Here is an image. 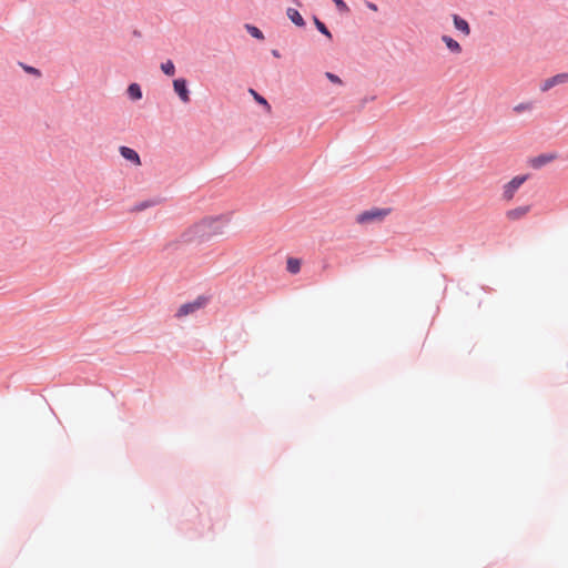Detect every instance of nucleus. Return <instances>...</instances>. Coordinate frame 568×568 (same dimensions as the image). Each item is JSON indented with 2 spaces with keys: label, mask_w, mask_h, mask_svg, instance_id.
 Returning <instances> with one entry per match:
<instances>
[{
  "label": "nucleus",
  "mask_w": 568,
  "mask_h": 568,
  "mask_svg": "<svg viewBox=\"0 0 568 568\" xmlns=\"http://www.w3.org/2000/svg\"><path fill=\"white\" fill-rule=\"evenodd\" d=\"M173 88L183 103L190 102V92L185 79H175L173 81Z\"/></svg>",
  "instance_id": "5"
},
{
  "label": "nucleus",
  "mask_w": 568,
  "mask_h": 568,
  "mask_svg": "<svg viewBox=\"0 0 568 568\" xmlns=\"http://www.w3.org/2000/svg\"><path fill=\"white\" fill-rule=\"evenodd\" d=\"M160 203L159 200H154V199H150V200H144V201H141L139 203H135L132 207H131V212L133 213H139V212H142L146 209H150L152 206H155Z\"/></svg>",
  "instance_id": "10"
},
{
  "label": "nucleus",
  "mask_w": 568,
  "mask_h": 568,
  "mask_svg": "<svg viewBox=\"0 0 568 568\" xmlns=\"http://www.w3.org/2000/svg\"><path fill=\"white\" fill-rule=\"evenodd\" d=\"M245 28H246L247 32L253 38L258 39V40H263L264 39V34H263V32L258 28H256L254 26H251V24H246Z\"/></svg>",
  "instance_id": "19"
},
{
  "label": "nucleus",
  "mask_w": 568,
  "mask_h": 568,
  "mask_svg": "<svg viewBox=\"0 0 568 568\" xmlns=\"http://www.w3.org/2000/svg\"><path fill=\"white\" fill-rule=\"evenodd\" d=\"M302 261L296 257H288L286 261V270L291 274H297L301 271Z\"/></svg>",
  "instance_id": "12"
},
{
  "label": "nucleus",
  "mask_w": 568,
  "mask_h": 568,
  "mask_svg": "<svg viewBox=\"0 0 568 568\" xmlns=\"http://www.w3.org/2000/svg\"><path fill=\"white\" fill-rule=\"evenodd\" d=\"M315 26L321 33L325 34L327 38H332V34L328 31V29L325 27V24L316 18H315Z\"/></svg>",
  "instance_id": "20"
},
{
  "label": "nucleus",
  "mask_w": 568,
  "mask_h": 568,
  "mask_svg": "<svg viewBox=\"0 0 568 568\" xmlns=\"http://www.w3.org/2000/svg\"><path fill=\"white\" fill-rule=\"evenodd\" d=\"M333 2L336 4L337 9L341 12H343V13L349 12V8L347 7V4L343 0H333Z\"/></svg>",
  "instance_id": "21"
},
{
  "label": "nucleus",
  "mask_w": 568,
  "mask_h": 568,
  "mask_svg": "<svg viewBox=\"0 0 568 568\" xmlns=\"http://www.w3.org/2000/svg\"><path fill=\"white\" fill-rule=\"evenodd\" d=\"M555 77H556L558 85L568 82V73H559V74H556Z\"/></svg>",
  "instance_id": "22"
},
{
  "label": "nucleus",
  "mask_w": 568,
  "mask_h": 568,
  "mask_svg": "<svg viewBox=\"0 0 568 568\" xmlns=\"http://www.w3.org/2000/svg\"><path fill=\"white\" fill-rule=\"evenodd\" d=\"M442 41L446 44L447 49L455 54H460L463 49L462 45L449 36H443Z\"/></svg>",
  "instance_id": "11"
},
{
  "label": "nucleus",
  "mask_w": 568,
  "mask_h": 568,
  "mask_svg": "<svg viewBox=\"0 0 568 568\" xmlns=\"http://www.w3.org/2000/svg\"><path fill=\"white\" fill-rule=\"evenodd\" d=\"M248 92L252 94V97L254 98V100L263 105L265 108V110L270 113L271 112V105L268 104V102L262 97L255 90L253 89H250Z\"/></svg>",
  "instance_id": "16"
},
{
  "label": "nucleus",
  "mask_w": 568,
  "mask_h": 568,
  "mask_svg": "<svg viewBox=\"0 0 568 568\" xmlns=\"http://www.w3.org/2000/svg\"><path fill=\"white\" fill-rule=\"evenodd\" d=\"M530 212V205L517 206L506 212L508 221L516 222L524 219Z\"/></svg>",
  "instance_id": "6"
},
{
  "label": "nucleus",
  "mask_w": 568,
  "mask_h": 568,
  "mask_svg": "<svg viewBox=\"0 0 568 568\" xmlns=\"http://www.w3.org/2000/svg\"><path fill=\"white\" fill-rule=\"evenodd\" d=\"M326 78L333 83L342 84V80L334 73L326 72Z\"/></svg>",
  "instance_id": "23"
},
{
  "label": "nucleus",
  "mask_w": 568,
  "mask_h": 568,
  "mask_svg": "<svg viewBox=\"0 0 568 568\" xmlns=\"http://www.w3.org/2000/svg\"><path fill=\"white\" fill-rule=\"evenodd\" d=\"M206 303H207V298L206 297L199 296L195 301L181 305L179 307V310L176 311L175 316L178 318L185 317V316H187L190 314L195 313L200 308L204 307L206 305Z\"/></svg>",
  "instance_id": "2"
},
{
  "label": "nucleus",
  "mask_w": 568,
  "mask_h": 568,
  "mask_svg": "<svg viewBox=\"0 0 568 568\" xmlns=\"http://www.w3.org/2000/svg\"><path fill=\"white\" fill-rule=\"evenodd\" d=\"M119 151L125 160L132 162L136 166L141 165L140 155L133 149L129 146H121Z\"/></svg>",
  "instance_id": "8"
},
{
  "label": "nucleus",
  "mask_w": 568,
  "mask_h": 568,
  "mask_svg": "<svg viewBox=\"0 0 568 568\" xmlns=\"http://www.w3.org/2000/svg\"><path fill=\"white\" fill-rule=\"evenodd\" d=\"M273 54H274L275 57H278V55H280V54H278V52H277V51H275V50L273 51Z\"/></svg>",
  "instance_id": "26"
},
{
  "label": "nucleus",
  "mask_w": 568,
  "mask_h": 568,
  "mask_svg": "<svg viewBox=\"0 0 568 568\" xmlns=\"http://www.w3.org/2000/svg\"><path fill=\"white\" fill-rule=\"evenodd\" d=\"M535 109V103L534 101H523V102H519L517 104H515L513 108H511V111L515 115H521V114H525V113H530L532 112V110Z\"/></svg>",
  "instance_id": "9"
},
{
  "label": "nucleus",
  "mask_w": 568,
  "mask_h": 568,
  "mask_svg": "<svg viewBox=\"0 0 568 568\" xmlns=\"http://www.w3.org/2000/svg\"><path fill=\"white\" fill-rule=\"evenodd\" d=\"M388 213L389 210L387 209H374L371 211H366L358 216V222L367 223L373 221H382L385 219V216L388 215Z\"/></svg>",
  "instance_id": "4"
},
{
  "label": "nucleus",
  "mask_w": 568,
  "mask_h": 568,
  "mask_svg": "<svg viewBox=\"0 0 568 568\" xmlns=\"http://www.w3.org/2000/svg\"><path fill=\"white\" fill-rule=\"evenodd\" d=\"M527 180V176L525 175H517L514 179H511L507 184L503 187V197L506 201L513 200L518 189L525 183Z\"/></svg>",
  "instance_id": "3"
},
{
  "label": "nucleus",
  "mask_w": 568,
  "mask_h": 568,
  "mask_svg": "<svg viewBox=\"0 0 568 568\" xmlns=\"http://www.w3.org/2000/svg\"><path fill=\"white\" fill-rule=\"evenodd\" d=\"M286 13L290 20L297 27H303L305 24L303 17L296 9L288 8Z\"/></svg>",
  "instance_id": "13"
},
{
  "label": "nucleus",
  "mask_w": 568,
  "mask_h": 568,
  "mask_svg": "<svg viewBox=\"0 0 568 568\" xmlns=\"http://www.w3.org/2000/svg\"><path fill=\"white\" fill-rule=\"evenodd\" d=\"M367 7L373 11H377V6L375 3L368 2Z\"/></svg>",
  "instance_id": "25"
},
{
  "label": "nucleus",
  "mask_w": 568,
  "mask_h": 568,
  "mask_svg": "<svg viewBox=\"0 0 568 568\" xmlns=\"http://www.w3.org/2000/svg\"><path fill=\"white\" fill-rule=\"evenodd\" d=\"M453 23L455 29L463 36L468 37L470 34L469 23L458 14H453Z\"/></svg>",
  "instance_id": "7"
},
{
  "label": "nucleus",
  "mask_w": 568,
  "mask_h": 568,
  "mask_svg": "<svg viewBox=\"0 0 568 568\" xmlns=\"http://www.w3.org/2000/svg\"><path fill=\"white\" fill-rule=\"evenodd\" d=\"M128 95L134 101L142 99V90L140 85L138 83H131L128 87Z\"/></svg>",
  "instance_id": "15"
},
{
  "label": "nucleus",
  "mask_w": 568,
  "mask_h": 568,
  "mask_svg": "<svg viewBox=\"0 0 568 568\" xmlns=\"http://www.w3.org/2000/svg\"><path fill=\"white\" fill-rule=\"evenodd\" d=\"M556 158H557L556 154H541L534 160L532 165L535 168H540V166L556 160Z\"/></svg>",
  "instance_id": "14"
},
{
  "label": "nucleus",
  "mask_w": 568,
  "mask_h": 568,
  "mask_svg": "<svg viewBox=\"0 0 568 568\" xmlns=\"http://www.w3.org/2000/svg\"><path fill=\"white\" fill-rule=\"evenodd\" d=\"M161 70L169 77L174 75L175 65L171 60H168L161 64Z\"/></svg>",
  "instance_id": "17"
},
{
  "label": "nucleus",
  "mask_w": 568,
  "mask_h": 568,
  "mask_svg": "<svg viewBox=\"0 0 568 568\" xmlns=\"http://www.w3.org/2000/svg\"><path fill=\"white\" fill-rule=\"evenodd\" d=\"M23 69H24L28 73H30V74H34V75H37V77H40V74H41V73H40V71H39L38 69L33 68V67H23Z\"/></svg>",
  "instance_id": "24"
},
{
  "label": "nucleus",
  "mask_w": 568,
  "mask_h": 568,
  "mask_svg": "<svg viewBox=\"0 0 568 568\" xmlns=\"http://www.w3.org/2000/svg\"><path fill=\"white\" fill-rule=\"evenodd\" d=\"M231 222L229 215L205 216L190 225L181 235V241L185 244H202L210 242L226 233Z\"/></svg>",
  "instance_id": "1"
},
{
  "label": "nucleus",
  "mask_w": 568,
  "mask_h": 568,
  "mask_svg": "<svg viewBox=\"0 0 568 568\" xmlns=\"http://www.w3.org/2000/svg\"><path fill=\"white\" fill-rule=\"evenodd\" d=\"M555 85H558L557 83V80H556V77H550L548 79H546L541 85H540V91L541 92H547L548 90H550L551 88H554Z\"/></svg>",
  "instance_id": "18"
}]
</instances>
